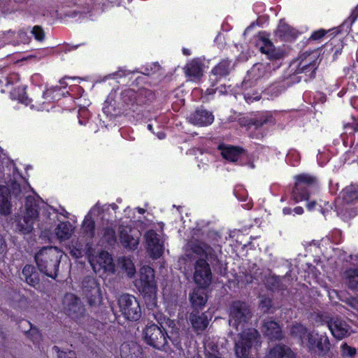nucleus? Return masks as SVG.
I'll use <instances>...</instances> for the list:
<instances>
[{"label":"nucleus","instance_id":"f257e3e1","mask_svg":"<svg viewBox=\"0 0 358 358\" xmlns=\"http://www.w3.org/2000/svg\"><path fill=\"white\" fill-rule=\"evenodd\" d=\"M10 195L19 200L25 199L24 210L21 211L16 220V230L22 234H28L34 229L38 218V201L35 199L31 187L27 185L21 186L13 182L10 187Z\"/></svg>","mask_w":358,"mask_h":358},{"label":"nucleus","instance_id":"9d476101","mask_svg":"<svg viewBox=\"0 0 358 358\" xmlns=\"http://www.w3.org/2000/svg\"><path fill=\"white\" fill-rule=\"evenodd\" d=\"M143 333L146 343L156 349L161 350L167 343L166 334L155 324L147 325Z\"/></svg>","mask_w":358,"mask_h":358},{"label":"nucleus","instance_id":"c9c22d12","mask_svg":"<svg viewBox=\"0 0 358 358\" xmlns=\"http://www.w3.org/2000/svg\"><path fill=\"white\" fill-rule=\"evenodd\" d=\"M229 66L230 62L229 60H222L212 69V74L215 76L217 78L227 76L230 71Z\"/></svg>","mask_w":358,"mask_h":358},{"label":"nucleus","instance_id":"393cba45","mask_svg":"<svg viewBox=\"0 0 358 358\" xmlns=\"http://www.w3.org/2000/svg\"><path fill=\"white\" fill-rule=\"evenodd\" d=\"M20 327L24 329V333L34 344H38L42 341V334L39 330L33 327L32 324L27 320L20 322Z\"/></svg>","mask_w":358,"mask_h":358},{"label":"nucleus","instance_id":"052dcab7","mask_svg":"<svg viewBox=\"0 0 358 358\" xmlns=\"http://www.w3.org/2000/svg\"><path fill=\"white\" fill-rule=\"evenodd\" d=\"M282 211L285 215H289L291 213L292 209L290 208H285Z\"/></svg>","mask_w":358,"mask_h":358},{"label":"nucleus","instance_id":"774afa93","mask_svg":"<svg viewBox=\"0 0 358 358\" xmlns=\"http://www.w3.org/2000/svg\"><path fill=\"white\" fill-rule=\"evenodd\" d=\"M357 83H358V78H357Z\"/></svg>","mask_w":358,"mask_h":358},{"label":"nucleus","instance_id":"79ce46f5","mask_svg":"<svg viewBox=\"0 0 358 358\" xmlns=\"http://www.w3.org/2000/svg\"><path fill=\"white\" fill-rule=\"evenodd\" d=\"M103 238L105 241L112 245L116 242L115 230L110 227H106L103 230Z\"/></svg>","mask_w":358,"mask_h":358},{"label":"nucleus","instance_id":"13d9d810","mask_svg":"<svg viewBox=\"0 0 358 358\" xmlns=\"http://www.w3.org/2000/svg\"><path fill=\"white\" fill-rule=\"evenodd\" d=\"M315 205H316L315 201H311V202L308 203L306 206L309 210H311L315 208Z\"/></svg>","mask_w":358,"mask_h":358},{"label":"nucleus","instance_id":"f8f14e48","mask_svg":"<svg viewBox=\"0 0 358 358\" xmlns=\"http://www.w3.org/2000/svg\"><path fill=\"white\" fill-rule=\"evenodd\" d=\"M193 278L198 287H208L211 284V269L204 259H199L196 262Z\"/></svg>","mask_w":358,"mask_h":358},{"label":"nucleus","instance_id":"1a4fd4ad","mask_svg":"<svg viewBox=\"0 0 358 358\" xmlns=\"http://www.w3.org/2000/svg\"><path fill=\"white\" fill-rule=\"evenodd\" d=\"M305 345L310 352H317L320 356L326 355L330 350V342L326 335L310 332Z\"/></svg>","mask_w":358,"mask_h":358},{"label":"nucleus","instance_id":"39448f33","mask_svg":"<svg viewBox=\"0 0 358 358\" xmlns=\"http://www.w3.org/2000/svg\"><path fill=\"white\" fill-rule=\"evenodd\" d=\"M295 185L292 192V199L295 203L301 201H307L309 199L311 187L317 185V179L316 177L302 173L294 177Z\"/></svg>","mask_w":358,"mask_h":358},{"label":"nucleus","instance_id":"864d4df0","mask_svg":"<svg viewBox=\"0 0 358 358\" xmlns=\"http://www.w3.org/2000/svg\"><path fill=\"white\" fill-rule=\"evenodd\" d=\"M71 255L76 258H79L83 256V251L80 249L73 248L71 250Z\"/></svg>","mask_w":358,"mask_h":358},{"label":"nucleus","instance_id":"a211bd4d","mask_svg":"<svg viewBox=\"0 0 358 358\" xmlns=\"http://www.w3.org/2000/svg\"><path fill=\"white\" fill-rule=\"evenodd\" d=\"M206 287H197L189 294L192 306L195 310L202 309L207 302Z\"/></svg>","mask_w":358,"mask_h":358},{"label":"nucleus","instance_id":"a18cd8bd","mask_svg":"<svg viewBox=\"0 0 358 358\" xmlns=\"http://www.w3.org/2000/svg\"><path fill=\"white\" fill-rule=\"evenodd\" d=\"M341 353L343 356H348L352 357L355 355L357 350L355 348L348 345L346 343L341 345Z\"/></svg>","mask_w":358,"mask_h":358},{"label":"nucleus","instance_id":"3c124183","mask_svg":"<svg viewBox=\"0 0 358 358\" xmlns=\"http://www.w3.org/2000/svg\"><path fill=\"white\" fill-rule=\"evenodd\" d=\"M328 31L324 29H319L317 31H314L311 36L310 39L316 41L321 39Z\"/></svg>","mask_w":358,"mask_h":358},{"label":"nucleus","instance_id":"49530a36","mask_svg":"<svg viewBox=\"0 0 358 358\" xmlns=\"http://www.w3.org/2000/svg\"><path fill=\"white\" fill-rule=\"evenodd\" d=\"M52 350L57 352V358H76V354L73 351H60L57 346H54Z\"/></svg>","mask_w":358,"mask_h":358},{"label":"nucleus","instance_id":"72a5a7b5","mask_svg":"<svg viewBox=\"0 0 358 358\" xmlns=\"http://www.w3.org/2000/svg\"><path fill=\"white\" fill-rule=\"evenodd\" d=\"M310 332L308 331L306 327L298 323L293 324L290 328L291 335L293 337L299 338L302 345L306 343V338H308Z\"/></svg>","mask_w":358,"mask_h":358},{"label":"nucleus","instance_id":"a19ab883","mask_svg":"<svg viewBox=\"0 0 358 358\" xmlns=\"http://www.w3.org/2000/svg\"><path fill=\"white\" fill-rule=\"evenodd\" d=\"M121 264L122 268L125 270V271L127 273V275L129 278H132L134 276L136 273V268L134 263L130 259L123 257L121 260Z\"/></svg>","mask_w":358,"mask_h":358},{"label":"nucleus","instance_id":"b1692460","mask_svg":"<svg viewBox=\"0 0 358 358\" xmlns=\"http://www.w3.org/2000/svg\"><path fill=\"white\" fill-rule=\"evenodd\" d=\"M267 358H296V355L290 348L277 345L270 350Z\"/></svg>","mask_w":358,"mask_h":358},{"label":"nucleus","instance_id":"9b49d317","mask_svg":"<svg viewBox=\"0 0 358 358\" xmlns=\"http://www.w3.org/2000/svg\"><path fill=\"white\" fill-rule=\"evenodd\" d=\"M64 312L73 319L78 320L84 316L85 308L80 299L75 294L67 293L63 299Z\"/></svg>","mask_w":358,"mask_h":358},{"label":"nucleus","instance_id":"69168bd1","mask_svg":"<svg viewBox=\"0 0 358 358\" xmlns=\"http://www.w3.org/2000/svg\"><path fill=\"white\" fill-rule=\"evenodd\" d=\"M148 128L149 130H152V126L151 124H148Z\"/></svg>","mask_w":358,"mask_h":358},{"label":"nucleus","instance_id":"de8ad7c7","mask_svg":"<svg viewBox=\"0 0 358 358\" xmlns=\"http://www.w3.org/2000/svg\"><path fill=\"white\" fill-rule=\"evenodd\" d=\"M251 73L257 74V79L262 77L265 73V66L262 64H257L252 67Z\"/></svg>","mask_w":358,"mask_h":358},{"label":"nucleus","instance_id":"412c9836","mask_svg":"<svg viewBox=\"0 0 358 358\" xmlns=\"http://www.w3.org/2000/svg\"><path fill=\"white\" fill-rule=\"evenodd\" d=\"M263 331L271 340H280L282 338V333L279 324L273 320H264Z\"/></svg>","mask_w":358,"mask_h":358},{"label":"nucleus","instance_id":"4c0bfd02","mask_svg":"<svg viewBox=\"0 0 358 358\" xmlns=\"http://www.w3.org/2000/svg\"><path fill=\"white\" fill-rule=\"evenodd\" d=\"M268 122H273V117L271 116L262 115L259 117L252 118L248 120L247 126L249 129L255 127L257 129Z\"/></svg>","mask_w":358,"mask_h":358},{"label":"nucleus","instance_id":"c03bdc74","mask_svg":"<svg viewBox=\"0 0 358 358\" xmlns=\"http://www.w3.org/2000/svg\"><path fill=\"white\" fill-rule=\"evenodd\" d=\"M259 307L264 313H268L272 307V301L269 297L262 296L259 303Z\"/></svg>","mask_w":358,"mask_h":358},{"label":"nucleus","instance_id":"7c9ffc66","mask_svg":"<svg viewBox=\"0 0 358 358\" xmlns=\"http://www.w3.org/2000/svg\"><path fill=\"white\" fill-rule=\"evenodd\" d=\"M97 263L105 271L113 272L114 271V264L111 255L105 251L99 253L96 259Z\"/></svg>","mask_w":358,"mask_h":358},{"label":"nucleus","instance_id":"423d86ee","mask_svg":"<svg viewBox=\"0 0 358 358\" xmlns=\"http://www.w3.org/2000/svg\"><path fill=\"white\" fill-rule=\"evenodd\" d=\"M120 310L124 317L131 321H137L141 317V308L135 296L124 294L118 299Z\"/></svg>","mask_w":358,"mask_h":358},{"label":"nucleus","instance_id":"a878e982","mask_svg":"<svg viewBox=\"0 0 358 358\" xmlns=\"http://www.w3.org/2000/svg\"><path fill=\"white\" fill-rule=\"evenodd\" d=\"M221 154L225 159L235 162L238 161L243 150L239 147L234 146H220Z\"/></svg>","mask_w":358,"mask_h":358},{"label":"nucleus","instance_id":"20e7f679","mask_svg":"<svg viewBox=\"0 0 358 358\" xmlns=\"http://www.w3.org/2000/svg\"><path fill=\"white\" fill-rule=\"evenodd\" d=\"M140 282L141 292L147 307L152 309L157 306V285L155 271L149 266H143L140 270Z\"/></svg>","mask_w":358,"mask_h":358},{"label":"nucleus","instance_id":"bb28decb","mask_svg":"<svg viewBox=\"0 0 358 358\" xmlns=\"http://www.w3.org/2000/svg\"><path fill=\"white\" fill-rule=\"evenodd\" d=\"M10 189L6 186L0 187V213L1 215H8L10 213Z\"/></svg>","mask_w":358,"mask_h":358},{"label":"nucleus","instance_id":"0eeeda50","mask_svg":"<svg viewBox=\"0 0 358 358\" xmlns=\"http://www.w3.org/2000/svg\"><path fill=\"white\" fill-rule=\"evenodd\" d=\"M252 317L249 306L243 301H234L230 307L229 324L238 330V327H243Z\"/></svg>","mask_w":358,"mask_h":358},{"label":"nucleus","instance_id":"603ef678","mask_svg":"<svg viewBox=\"0 0 358 358\" xmlns=\"http://www.w3.org/2000/svg\"><path fill=\"white\" fill-rule=\"evenodd\" d=\"M358 17V7H356L351 13V15L348 17L350 23L352 24Z\"/></svg>","mask_w":358,"mask_h":358},{"label":"nucleus","instance_id":"5fc2aeb1","mask_svg":"<svg viewBox=\"0 0 358 358\" xmlns=\"http://www.w3.org/2000/svg\"><path fill=\"white\" fill-rule=\"evenodd\" d=\"M6 249V244L2 236L0 234V254L3 253Z\"/></svg>","mask_w":358,"mask_h":358},{"label":"nucleus","instance_id":"338daca9","mask_svg":"<svg viewBox=\"0 0 358 358\" xmlns=\"http://www.w3.org/2000/svg\"><path fill=\"white\" fill-rule=\"evenodd\" d=\"M194 358H202L199 355H197L194 357Z\"/></svg>","mask_w":358,"mask_h":358},{"label":"nucleus","instance_id":"680f3d73","mask_svg":"<svg viewBox=\"0 0 358 358\" xmlns=\"http://www.w3.org/2000/svg\"><path fill=\"white\" fill-rule=\"evenodd\" d=\"M182 52L185 55H190V54H191L190 50L187 48H183Z\"/></svg>","mask_w":358,"mask_h":358},{"label":"nucleus","instance_id":"cd10ccee","mask_svg":"<svg viewBox=\"0 0 358 358\" xmlns=\"http://www.w3.org/2000/svg\"><path fill=\"white\" fill-rule=\"evenodd\" d=\"M120 241L124 248L132 250L136 249L138 245V239L130 235L125 229L120 231Z\"/></svg>","mask_w":358,"mask_h":358},{"label":"nucleus","instance_id":"f704fd0d","mask_svg":"<svg viewBox=\"0 0 358 358\" xmlns=\"http://www.w3.org/2000/svg\"><path fill=\"white\" fill-rule=\"evenodd\" d=\"M206 358H222L218 345L212 340L208 339L204 343Z\"/></svg>","mask_w":358,"mask_h":358},{"label":"nucleus","instance_id":"58836bf2","mask_svg":"<svg viewBox=\"0 0 358 358\" xmlns=\"http://www.w3.org/2000/svg\"><path fill=\"white\" fill-rule=\"evenodd\" d=\"M82 229L83 232L90 238L94 236L95 223L91 217L86 216L83 220Z\"/></svg>","mask_w":358,"mask_h":358},{"label":"nucleus","instance_id":"37998d69","mask_svg":"<svg viewBox=\"0 0 358 358\" xmlns=\"http://www.w3.org/2000/svg\"><path fill=\"white\" fill-rule=\"evenodd\" d=\"M30 32L36 41L42 42L45 40V34L41 26L36 25L33 27Z\"/></svg>","mask_w":358,"mask_h":358},{"label":"nucleus","instance_id":"6ab92c4d","mask_svg":"<svg viewBox=\"0 0 358 358\" xmlns=\"http://www.w3.org/2000/svg\"><path fill=\"white\" fill-rule=\"evenodd\" d=\"M193 252L201 256L205 257L209 260H215L216 255L212 247L201 241H196L190 244Z\"/></svg>","mask_w":358,"mask_h":358},{"label":"nucleus","instance_id":"09e8293b","mask_svg":"<svg viewBox=\"0 0 358 358\" xmlns=\"http://www.w3.org/2000/svg\"><path fill=\"white\" fill-rule=\"evenodd\" d=\"M18 38L19 41L24 44L29 43L31 41V37L28 35L27 31L24 29L19 31Z\"/></svg>","mask_w":358,"mask_h":358},{"label":"nucleus","instance_id":"f3484780","mask_svg":"<svg viewBox=\"0 0 358 358\" xmlns=\"http://www.w3.org/2000/svg\"><path fill=\"white\" fill-rule=\"evenodd\" d=\"M188 120L194 125L207 126L213 122L214 115L206 109L199 108L189 115Z\"/></svg>","mask_w":358,"mask_h":358},{"label":"nucleus","instance_id":"bf43d9fd","mask_svg":"<svg viewBox=\"0 0 358 358\" xmlns=\"http://www.w3.org/2000/svg\"><path fill=\"white\" fill-rule=\"evenodd\" d=\"M245 100L247 101L248 103H251L253 101V100H258V97L256 96L255 98H252L250 96H247L246 95H245Z\"/></svg>","mask_w":358,"mask_h":358},{"label":"nucleus","instance_id":"7ed1b4c3","mask_svg":"<svg viewBox=\"0 0 358 358\" xmlns=\"http://www.w3.org/2000/svg\"><path fill=\"white\" fill-rule=\"evenodd\" d=\"M259 331L248 328L239 333L235 341L234 351L236 358H254L252 351L257 350L262 344Z\"/></svg>","mask_w":358,"mask_h":358},{"label":"nucleus","instance_id":"6e6552de","mask_svg":"<svg viewBox=\"0 0 358 358\" xmlns=\"http://www.w3.org/2000/svg\"><path fill=\"white\" fill-rule=\"evenodd\" d=\"M82 292L91 307L99 306L102 301L101 289L97 280L91 276L84 278L82 281Z\"/></svg>","mask_w":358,"mask_h":358},{"label":"nucleus","instance_id":"ddd939ff","mask_svg":"<svg viewBox=\"0 0 358 358\" xmlns=\"http://www.w3.org/2000/svg\"><path fill=\"white\" fill-rule=\"evenodd\" d=\"M257 46L260 52L267 56L271 60L280 59L284 57V52L279 48H275L273 43L265 36H259Z\"/></svg>","mask_w":358,"mask_h":358},{"label":"nucleus","instance_id":"4d7b16f0","mask_svg":"<svg viewBox=\"0 0 358 358\" xmlns=\"http://www.w3.org/2000/svg\"><path fill=\"white\" fill-rule=\"evenodd\" d=\"M294 212L298 215H301L303 213V209L301 206H297L294 208Z\"/></svg>","mask_w":358,"mask_h":358},{"label":"nucleus","instance_id":"f03ea898","mask_svg":"<svg viewBox=\"0 0 358 358\" xmlns=\"http://www.w3.org/2000/svg\"><path fill=\"white\" fill-rule=\"evenodd\" d=\"M62 255L63 252L56 247H44L36 254L35 261L41 272L55 279Z\"/></svg>","mask_w":358,"mask_h":358},{"label":"nucleus","instance_id":"5701e85b","mask_svg":"<svg viewBox=\"0 0 358 358\" xmlns=\"http://www.w3.org/2000/svg\"><path fill=\"white\" fill-rule=\"evenodd\" d=\"M343 202L353 204L358 202V185L352 184L345 187L340 193Z\"/></svg>","mask_w":358,"mask_h":358},{"label":"nucleus","instance_id":"c756f323","mask_svg":"<svg viewBox=\"0 0 358 358\" xmlns=\"http://www.w3.org/2000/svg\"><path fill=\"white\" fill-rule=\"evenodd\" d=\"M22 275L29 285L35 287L39 283L38 273L36 271L34 266L26 265L22 270Z\"/></svg>","mask_w":358,"mask_h":358},{"label":"nucleus","instance_id":"473e14b6","mask_svg":"<svg viewBox=\"0 0 358 358\" xmlns=\"http://www.w3.org/2000/svg\"><path fill=\"white\" fill-rule=\"evenodd\" d=\"M344 275L348 288L352 290H358V268L347 270Z\"/></svg>","mask_w":358,"mask_h":358},{"label":"nucleus","instance_id":"2f4dec72","mask_svg":"<svg viewBox=\"0 0 358 358\" xmlns=\"http://www.w3.org/2000/svg\"><path fill=\"white\" fill-rule=\"evenodd\" d=\"M139 347L135 343H124L120 346L122 358H137Z\"/></svg>","mask_w":358,"mask_h":358},{"label":"nucleus","instance_id":"6e6d98bb","mask_svg":"<svg viewBox=\"0 0 358 358\" xmlns=\"http://www.w3.org/2000/svg\"><path fill=\"white\" fill-rule=\"evenodd\" d=\"M130 73L131 72L129 71L120 70L117 72H116L114 76H119V77H122V76H126L127 75H129Z\"/></svg>","mask_w":358,"mask_h":358},{"label":"nucleus","instance_id":"4be33fe9","mask_svg":"<svg viewBox=\"0 0 358 358\" xmlns=\"http://www.w3.org/2000/svg\"><path fill=\"white\" fill-rule=\"evenodd\" d=\"M289 280L285 277L269 275L266 278V286L271 290H285L287 287Z\"/></svg>","mask_w":358,"mask_h":358},{"label":"nucleus","instance_id":"4468645a","mask_svg":"<svg viewBox=\"0 0 358 358\" xmlns=\"http://www.w3.org/2000/svg\"><path fill=\"white\" fill-rule=\"evenodd\" d=\"M147 249L153 259L159 258L163 253V245L155 230H148L145 234Z\"/></svg>","mask_w":358,"mask_h":358},{"label":"nucleus","instance_id":"e433bc0d","mask_svg":"<svg viewBox=\"0 0 358 358\" xmlns=\"http://www.w3.org/2000/svg\"><path fill=\"white\" fill-rule=\"evenodd\" d=\"M315 57L314 56L313 57H310L309 59H302L299 64L298 71L305 73L311 71L310 76H314L315 70L317 68V61L313 59Z\"/></svg>","mask_w":358,"mask_h":358},{"label":"nucleus","instance_id":"2eb2a0df","mask_svg":"<svg viewBox=\"0 0 358 358\" xmlns=\"http://www.w3.org/2000/svg\"><path fill=\"white\" fill-rule=\"evenodd\" d=\"M204 63L199 58H194L187 63L184 70L185 73L191 81H198L203 75Z\"/></svg>","mask_w":358,"mask_h":358},{"label":"nucleus","instance_id":"aec40b11","mask_svg":"<svg viewBox=\"0 0 358 358\" xmlns=\"http://www.w3.org/2000/svg\"><path fill=\"white\" fill-rule=\"evenodd\" d=\"M189 320L193 329L196 331H203L206 329L210 319L205 313L192 312L190 313Z\"/></svg>","mask_w":358,"mask_h":358},{"label":"nucleus","instance_id":"ea45409f","mask_svg":"<svg viewBox=\"0 0 358 358\" xmlns=\"http://www.w3.org/2000/svg\"><path fill=\"white\" fill-rule=\"evenodd\" d=\"M136 93L134 90L127 89L121 92L120 99L127 106L133 105L136 101Z\"/></svg>","mask_w":358,"mask_h":358},{"label":"nucleus","instance_id":"0e129e2a","mask_svg":"<svg viewBox=\"0 0 358 358\" xmlns=\"http://www.w3.org/2000/svg\"><path fill=\"white\" fill-rule=\"evenodd\" d=\"M137 210L141 214H143L145 212V209L141 208H137Z\"/></svg>","mask_w":358,"mask_h":358},{"label":"nucleus","instance_id":"8fccbe9b","mask_svg":"<svg viewBox=\"0 0 358 358\" xmlns=\"http://www.w3.org/2000/svg\"><path fill=\"white\" fill-rule=\"evenodd\" d=\"M291 31L290 27L287 24H280L278 27V33L280 36L285 37L287 36L289 32Z\"/></svg>","mask_w":358,"mask_h":358},{"label":"nucleus","instance_id":"c85d7f7f","mask_svg":"<svg viewBox=\"0 0 358 358\" xmlns=\"http://www.w3.org/2000/svg\"><path fill=\"white\" fill-rule=\"evenodd\" d=\"M72 233L73 227L69 222H60L55 229V234L60 241L69 239Z\"/></svg>","mask_w":358,"mask_h":358},{"label":"nucleus","instance_id":"dca6fc26","mask_svg":"<svg viewBox=\"0 0 358 358\" xmlns=\"http://www.w3.org/2000/svg\"><path fill=\"white\" fill-rule=\"evenodd\" d=\"M328 327L332 335L337 339H343L350 334V326L343 320L335 317L327 323Z\"/></svg>","mask_w":358,"mask_h":358},{"label":"nucleus","instance_id":"e2e57ef3","mask_svg":"<svg viewBox=\"0 0 358 358\" xmlns=\"http://www.w3.org/2000/svg\"><path fill=\"white\" fill-rule=\"evenodd\" d=\"M144 92H145V96H153V94L151 91L150 90H144Z\"/></svg>","mask_w":358,"mask_h":358}]
</instances>
